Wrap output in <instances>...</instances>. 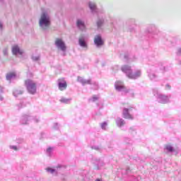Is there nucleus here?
Instances as JSON below:
<instances>
[{"label":"nucleus","mask_w":181,"mask_h":181,"mask_svg":"<svg viewBox=\"0 0 181 181\" xmlns=\"http://www.w3.org/2000/svg\"><path fill=\"white\" fill-rule=\"evenodd\" d=\"M115 87L117 91H122V90H125V86L120 81H117L115 84Z\"/></svg>","instance_id":"nucleus-5"},{"label":"nucleus","mask_w":181,"mask_h":181,"mask_svg":"<svg viewBox=\"0 0 181 181\" xmlns=\"http://www.w3.org/2000/svg\"><path fill=\"white\" fill-rule=\"evenodd\" d=\"M11 149H14V151H16V146H11Z\"/></svg>","instance_id":"nucleus-25"},{"label":"nucleus","mask_w":181,"mask_h":181,"mask_svg":"<svg viewBox=\"0 0 181 181\" xmlns=\"http://www.w3.org/2000/svg\"><path fill=\"white\" fill-rule=\"evenodd\" d=\"M89 7L91 9V11H95V4L94 3H90L89 4Z\"/></svg>","instance_id":"nucleus-17"},{"label":"nucleus","mask_w":181,"mask_h":181,"mask_svg":"<svg viewBox=\"0 0 181 181\" xmlns=\"http://www.w3.org/2000/svg\"><path fill=\"white\" fill-rule=\"evenodd\" d=\"M76 25L81 30H84L86 29V25H84V22H83L81 20H78L76 22Z\"/></svg>","instance_id":"nucleus-9"},{"label":"nucleus","mask_w":181,"mask_h":181,"mask_svg":"<svg viewBox=\"0 0 181 181\" xmlns=\"http://www.w3.org/2000/svg\"><path fill=\"white\" fill-rule=\"evenodd\" d=\"M55 45L59 47V49H61L63 52L66 50V45L64 44V42H63L62 39L57 38L55 40Z\"/></svg>","instance_id":"nucleus-4"},{"label":"nucleus","mask_w":181,"mask_h":181,"mask_svg":"<svg viewBox=\"0 0 181 181\" xmlns=\"http://www.w3.org/2000/svg\"><path fill=\"white\" fill-rule=\"evenodd\" d=\"M124 118H127V119H132V117L131 116L130 114H124Z\"/></svg>","instance_id":"nucleus-19"},{"label":"nucleus","mask_w":181,"mask_h":181,"mask_svg":"<svg viewBox=\"0 0 181 181\" xmlns=\"http://www.w3.org/2000/svg\"><path fill=\"white\" fill-rule=\"evenodd\" d=\"M77 80L79 83H81V84H83V86H86V84H89V85L93 84L91 79L86 80V79H83V77L78 76Z\"/></svg>","instance_id":"nucleus-6"},{"label":"nucleus","mask_w":181,"mask_h":181,"mask_svg":"<svg viewBox=\"0 0 181 181\" xmlns=\"http://www.w3.org/2000/svg\"><path fill=\"white\" fill-rule=\"evenodd\" d=\"M52 149H53V148H52L51 147H49V148H47V152L48 153H50V152H52Z\"/></svg>","instance_id":"nucleus-23"},{"label":"nucleus","mask_w":181,"mask_h":181,"mask_svg":"<svg viewBox=\"0 0 181 181\" xmlns=\"http://www.w3.org/2000/svg\"><path fill=\"white\" fill-rule=\"evenodd\" d=\"M95 86H97V83H94Z\"/></svg>","instance_id":"nucleus-32"},{"label":"nucleus","mask_w":181,"mask_h":181,"mask_svg":"<svg viewBox=\"0 0 181 181\" xmlns=\"http://www.w3.org/2000/svg\"><path fill=\"white\" fill-rule=\"evenodd\" d=\"M124 93H129V90H125Z\"/></svg>","instance_id":"nucleus-28"},{"label":"nucleus","mask_w":181,"mask_h":181,"mask_svg":"<svg viewBox=\"0 0 181 181\" xmlns=\"http://www.w3.org/2000/svg\"><path fill=\"white\" fill-rule=\"evenodd\" d=\"M40 26L42 29H46L50 26V17L46 13H42L41 14V18L40 19Z\"/></svg>","instance_id":"nucleus-2"},{"label":"nucleus","mask_w":181,"mask_h":181,"mask_svg":"<svg viewBox=\"0 0 181 181\" xmlns=\"http://www.w3.org/2000/svg\"><path fill=\"white\" fill-rule=\"evenodd\" d=\"M139 76H141V71H137L134 74H127V76L129 77V78H136V77H139Z\"/></svg>","instance_id":"nucleus-13"},{"label":"nucleus","mask_w":181,"mask_h":181,"mask_svg":"<svg viewBox=\"0 0 181 181\" xmlns=\"http://www.w3.org/2000/svg\"><path fill=\"white\" fill-rule=\"evenodd\" d=\"M4 54H6V52H4Z\"/></svg>","instance_id":"nucleus-31"},{"label":"nucleus","mask_w":181,"mask_h":181,"mask_svg":"<svg viewBox=\"0 0 181 181\" xmlns=\"http://www.w3.org/2000/svg\"><path fill=\"white\" fill-rule=\"evenodd\" d=\"M94 42L97 46H103V45H104V42L103 41V39L100 35L95 36L94 39Z\"/></svg>","instance_id":"nucleus-8"},{"label":"nucleus","mask_w":181,"mask_h":181,"mask_svg":"<svg viewBox=\"0 0 181 181\" xmlns=\"http://www.w3.org/2000/svg\"><path fill=\"white\" fill-rule=\"evenodd\" d=\"M13 54H23V51L21 50V48L18 45H14L12 47Z\"/></svg>","instance_id":"nucleus-7"},{"label":"nucleus","mask_w":181,"mask_h":181,"mask_svg":"<svg viewBox=\"0 0 181 181\" xmlns=\"http://www.w3.org/2000/svg\"><path fill=\"white\" fill-rule=\"evenodd\" d=\"M124 111H126V112H128V109H124Z\"/></svg>","instance_id":"nucleus-29"},{"label":"nucleus","mask_w":181,"mask_h":181,"mask_svg":"<svg viewBox=\"0 0 181 181\" xmlns=\"http://www.w3.org/2000/svg\"><path fill=\"white\" fill-rule=\"evenodd\" d=\"M122 71L124 73H128V74H132L131 73V66L124 65L122 67Z\"/></svg>","instance_id":"nucleus-12"},{"label":"nucleus","mask_w":181,"mask_h":181,"mask_svg":"<svg viewBox=\"0 0 181 181\" xmlns=\"http://www.w3.org/2000/svg\"><path fill=\"white\" fill-rule=\"evenodd\" d=\"M106 127H107V122H103V123L101 124V128H102V129H105Z\"/></svg>","instance_id":"nucleus-20"},{"label":"nucleus","mask_w":181,"mask_h":181,"mask_svg":"<svg viewBox=\"0 0 181 181\" xmlns=\"http://www.w3.org/2000/svg\"><path fill=\"white\" fill-rule=\"evenodd\" d=\"M95 149H98V147H97V148H95Z\"/></svg>","instance_id":"nucleus-30"},{"label":"nucleus","mask_w":181,"mask_h":181,"mask_svg":"<svg viewBox=\"0 0 181 181\" xmlns=\"http://www.w3.org/2000/svg\"><path fill=\"white\" fill-rule=\"evenodd\" d=\"M58 168H46V170L48 173H51V175H57V170H58Z\"/></svg>","instance_id":"nucleus-11"},{"label":"nucleus","mask_w":181,"mask_h":181,"mask_svg":"<svg viewBox=\"0 0 181 181\" xmlns=\"http://www.w3.org/2000/svg\"><path fill=\"white\" fill-rule=\"evenodd\" d=\"M98 100V97L97 95H93L92 98V101H97Z\"/></svg>","instance_id":"nucleus-22"},{"label":"nucleus","mask_w":181,"mask_h":181,"mask_svg":"<svg viewBox=\"0 0 181 181\" xmlns=\"http://www.w3.org/2000/svg\"><path fill=\"white\" fill-rule=\"evenodd\" d=\"M180 64H181V61L180 62Z\"/></svg>","instance_id":"nucleus-33"},{"label":"nucleus","mask_w":181,"mask_h":181,"mask_svg":"<svg viewBox=\"0 0 181 181\" xmlns=\"http://www.w3.org/2000/svg\"><path fill=\"white\" fill-rule=\"evenodd\" d=\"M177 54H179V55L181 54V48H179V49H177Z\"/></svg>","instance_id":"nucleus-24"},{"label":"nucleus","mask_w":181,"mask_h":181,"mask_svg":"<svg viewBox=\"0 0 181 181\" xmlns=\"http://www.w3.org/2000/svg\"><path fill=\"white\" fill-rule=\"evenodd\" d=\"M116 122H117V125L118 127H122V125H124V120H122V119H117L116 120Z\"/></svg>","instance_id":"nucleus-15"},{"label":"nucleus","mask_w":181,"mask_h":181,"mask_svg":"<svg viewBox=\"0 0 181 181\" xmlns=\"http://www.w3.org/2000/svg\"><path fill=\"white\" fill-rule=\"evenodd\" d=\"M166 149L168 152H173V147L172 146H167Z\"/></svg>","instance_id":"nucleus-18"},{"label":"nucleus","mask_w":181,"mask_h":181,"mask_svg":"<svg viewBox=\"0 0 181 181\" xmlns=\"http://www.w3.org/2000/svg\"><path fill=\"white\" fill-rule=\"evenodd\" d=\"M6 80H12V78H15V77H16V72L15 71H11V72H8L6 74Z\"/></svg>","instance_id":"nucleus-10"},{"label":"nucleus","mask_w":181,"mask_h":181,"mask_svg":"<svg viewBox=\"0 0 181 181\" xmlns=\"http://www.w3.org/2000/svg\"><path fill=\"white\" fill-rule=\"evenodd\" d=\"M79 45L82 47H86L87 45H86V42L84 41V39L80 38L79 39Z\"/></svg>","instance_id":"nucleus-16"},{"label":"nucleus","mask_w":181,"mask_h":181,"mask_svg":"<svg viewBox=\"0 0 181 181\" xmlns=\"http://www.w3.org/2000/svg\"><path fill=\"white\" fill-rule=\"evenodd\" d=\"M60 103H62L64 104H69V103H70V101H71V98H62L60 99Z\"/></svg>","instance_id":"nucleus-14"},{"label":"nucleus","mask_w":181,"mask_h":181,"mask_svg":"<svg viewBox=\"0 0 181 181\" xmlns=\"http://www.w3.org/2000/svg\"><path fill=\"white\" fill-rule=\"evenodd\" d=\"M103 21H98V23H97L98 27L100 28V26L103 25Z\"/></svg>","instance_id":"nucleus-21"},{"label":"nucleus","mask_w":181,"mask_h":181,"mask_svg":"<svg viewBox=\"0 0 181 181\" xmlns=\"http://www.w3.org/2000/svg\"><path fill=\"white\" fill-rule=\"evenodd\" d=\"M58 87L60 91H63L67 88V82L64 80V78L58 80Z\"/></svg>","instance_id":"nucleus-3"},{"label":"nucleus","mask_w":181,"mask_h":181,"mask_svg":"<svg viewBox=\"0 0 181 181\" xmlns=\"http://www.w3.org/2000/svg\"><path fill=\"white\" fill-rule=\"evenodd\" d=\"M95 181H103L101 179H96Z\"/></svg>","instance_id":"nucleus-26"},{"label":"nucleus","mask_w":181,"mask_h":181,"mask_svg":"<svg viewBox=\"0 0 181 181\" xmlns=\"http://www.w3.org/2000/svg\"><path fill=\"white\" fill-rule=\"evenodd\" d=\"M166 87H167V88H169V89L170 88V86H169V85H167Z\"/></svg>","instance_id":"nucleus-27"},{"label":"nucleus","mask_w":181,"mask_h":181,"mask_svg":"<svg viewBox=\"0 0 181 181\" xmlns=\"http://www.w3.org/2000/svg\"><path fill=\"white\" fill-rule=\"evenodd\" d=\"M24 84L26 87L28 92L30 94H36L37 88V85L36 84V82L33 81L31 79H26L24 81Z\"/></svg>","instance_id":"nucleus-1"}]
</instances>
